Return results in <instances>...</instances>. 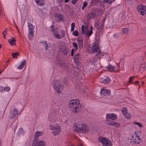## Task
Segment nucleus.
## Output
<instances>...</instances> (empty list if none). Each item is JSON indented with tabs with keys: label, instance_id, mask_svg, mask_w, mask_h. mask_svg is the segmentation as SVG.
I'll use <instances>...</instances> for the list:
<instances>
[{
	"label": "nucleus",
	"instance_id": "1",
	"mask_svg": "<svg viewBox=\"0 0 146 146\" xmlns=\"http://www.w3.org/2000/svg\"><path fill=\"white\" fill-rule=\"evenodd\" d=\"M68 108L70 110L74 113L80 111L82 109L79 101L77 99L70 100L68 102Z\"/></svg>",
	"mask_w": 146,
	"mask_h": 146
},
{
	"label": "nucleus",
	"instance_id": "2",
	"mask_svg": "<svg viewBox=\"0 0 146 146\" xmlns=\"http://www.w3.org/2000/svg\"><path fill=\"white\" fill-rule=\"evenodd\" d=\"M73 127L75 132L82 134L87 133L89 130L87 125L84 123H75L73 125Z\"/></svg>",
	"mask_w": 146,
	"mask_h": 146
},
{
	"label": "nucleus",
	"instance_id": "3",
	"mask_svg": "<svg viewBox=\"0 0 146 146\" xmlns=\"http://www.w3.org/2000/svg\"><path fill=\"white\" fill-rule=\"evenodd\" d=\"M52 84L54 90L57 93L60 94L63 88V85L60 84L58 80H56L53 81Z\"/></svg>",
	"mask_w": 146,
	"mask_h": 146
},
{
	"label": "nucleus",
	"instance_id": "4",
	"mask_svg": "<svg viewBox=\"0 0 146 146\" xmlns=\"http://www.w3.org/2000/svg\"><path fill=\"white\" fill-rule=\"evenodd\" d=\"M50 129L52 131V133L54 136L58 135L61 132V128L60 126L58 125H50Z\"/></svg>",
	"mask_w": 146,
	"mask_h": 146
},
{
	"label": "nucleus",
	"instance_id": "5",
	"mask_svg": "<svg viewBox=\"0 0 146 146\" xmlns=\"http://www.w3.org/2000/svg\"><path fill=\"white\" fill-rule=\"evenodd\" d=\"M21 113H18L17 109H14L10 111L9 117L11 119H14L15 121V119L18 118L19 115Z\"/></svg>",
	"mask_w": 146,
	"mask_h": 146
},
{
	"label": "nucleus",
	"instance_id": "6",
	"mask_svg": "<svg viewBox=\"0 0 146 146\" xmlns=\"http://www.w3.org/2000/svg\"><path fill=\"white\" fill-rule=\"evenodd\" d=\"M99 141L103 146H111V144L110 141L104 137H100L98 138Z\"/></svg>",
	"mask_w": 146,
	"mask_h": 146
},
{
	"label": "nucleus",
	"instance_id": "7",
	"mask_svg": "<svg viewBox=\"0 0 146 146\" xmlns=\"http://www.w3.org/2000/svg\"><path fill=\"white\" fill-rule=\"evenodd\" d=\"M137 11L142 16L146 13V6L143 4L139 5L137 8Z\"/></svg>",
	"mask_w": 146,
	"mask_h": 146
},
{
	"label": "nucleus",
	"instance_id": "8",
	"mask_svg": "<svg viewBox=\"0 0 146 146\" xmlns=\"http://www.w3.org/2000/svg\"><path fill=\"white\" fill-rule=\"evenodd\" d=\"M32 145V146H46V143L44 141L35 140H33Z\"/></svg>",
	"mask_w": 146,
	"mask_h": 146
},
{
	"label": "nucleus",
	"instance_id": "9",
	"mask_svg": "<svg viewBox=\"0 0 146 146\" xmlns=\"http://www.w3.org/2000/svg\"><path fill=\"white\" fill-rule=\"evenodd\" d=\"M117 118V115L113 113L106 114V118L107 120H115Z\"/></svg>",
	"mask_w": 146,
	"mask_h": 146
},
{
	"label": "nucleus",
	"instance_id": "10",
	"mask_svg": "<svg viewBox=\"0 0 146 146\" xmlns=\"http://www.w3.org/2000/svg\"><path fill=\"white\" fill-rule=\"evenodd\" d=\"M121 112L124 116L127 119H129L131 118V115L129 113H128L127 110V108L125 107L123 108Z\"/></svg>",
	"mask_w": 146,
	"mask_h": 146
},
{
	"label": "nucleus",
	"instance_id": "11",
	"mask_svg": "<svg viewBox=\"0 0 146 146\" xmlns=\"http://www.w3.org/2000/svg\"><path fill=\"white\" fill-rule=\"evenodd\" d=\"M88 27L86 26L85 27L84 25H82L81 27V29L82 31V34H84L87 37H89L90 36L88 35L89 31H88Z\"/></svg>",
	"mask_w": 146,
	"mask_h": 146
},
{
	"label": "nucleus",
	"instance_id": "12",
	"mask_svg": "<svg viewBox=\"0 0 146 146\" xmlns=\"http://www.w3.org/2000/svg\"><path fill=\"white\" fill-rule=\"evenodd\" d=\"M100 94L101 95L106 96L110 94V91L106 88H102L100 91Z\"/></svg>",
	"mask_w": 146,
	"mask_h": 146
},
{
	"label": "nucleus",
	"instance_id": "13",
	"mask_svg": "<svg viewBox=\"0 0 146 146\" xmlns=\"http://www.w3.org/2000/svg\"><path fill=\"white\" fill-rule=\"evenodd\" d=\"M100 81L104 84H108L110 82L111 80L109 77L107 76L105 78H101Z\"/></svg>",
	"mask_w": 146,
	"mask_h": 146
},
{
	"label": "nucleus",
	"instance_id": "14",
	"mask_svg": "<svg viewBox=\"0 0 146 146\" xmlns=\"http://www.w3.org/2000/svg\"><path fill=\"white\" fill-rule=\"evenodd\" d=\"M96 13L95 12L90 13L87 14V18L90 20L92 18H94L96 17Z\"/></svg>",
	"mask_w": 146,
	"mask_h": 146
},
{
	"label": "nucleus",
	"instance_id": "15",
	"mask_svg": "<svg viewBox=\"0 0 146 146\" xmlns=\"http://www.w3.org/2000/svg\"><path fill=\"white\" fill-rule=\"evenodd\" d=\"M100 50L99 49V46L98 45L97 43L94 44L92 48V52H96Z\"/></svg>",
	"mask_w": 146,
	"mask_h": 146
},
{
	"label": "nucleus",
	"instance_id": "16",
	"mask_svg": "<svg viewBox=\"0 0 146 146\" xmlns=\"http://www.w3.org/2000/svg\"><path fill=\"white\" fill-rule=\"evenodd\" d=\"M108 125L117 127H119L120 125L119 123L115 121H111L108 123Z\"/></svg>",
	"mask_w": 146,
	"mask_h": 146
},
{
	"label": "nucleus",
	"instance_id": "17",
	"mask_svg": "<svg viewBox=\"0 0 146 146\" xmlns=\"http://www.w3.org/2000/svg\"><path fill=\"white\" fill-rule=\"evenodd\" d=\"M42 131H36L35 133L34 136V139H36L40 136L42 135Z\"/></svg>",
	"mask_w": 146,
	"mask_h": 146
},
{
	"label": "nucleus",
	"instance_id": "18",
	"mask_svg": "<svg viewBox=\"0 0 146 146\" xmlns=\"http://www.w3.org/2000/svg\"><path fill=\"white\" fill-rule=\"evenodd\" d=\"M35 2L39 6H42L44 4V0H35Z\"/></svg>",
	"mask_w": 146,
	"mask_h": 146
},
{
	"label": "nucleus",
	"instance_id": "19",
	"mask_svg": "<svg viewBox=\"0 0 146 146\" xmlns=\"http://www.w3.org/2000/svg\"><path fill=\"white\" fill-rule=\"evenodd\" d=\"M10 90V88L9 87H5L4 88L3 87H1L0 88V92H2L3 91H5L7 92H9Z\"/></svg>",
	"mask_w": 146,
	"mask_h": 146
},
{
	"label": "nucleus",
	"instance_id": "20",
	"mask_svg": "<svg viewBox=\"0 0 146 146\" xmlns=\"http://www.w3.org/2000/svg\"><path fill=\"white\" fill-rule=\"evenodd\" d=\"M8 42L10 45L15 44L16 40L14 38H10L8 40Z\"/></svg>",
	"mask_w": 146,
	"mask_h": 146
},
{
	"label": "nucleus",
	"instance_id": "21",
	"mask_svg": "<svg viewBox=\"0 0 146 146\" xmlns=\"http://www.w3.org/2000/svg\"><path fill=\"white\" fill-rule=\"evenodd\" d=\"M34 32L33 30H29L28 38L29 39L32 40L34 36Z\"/></svg>",
	"mask_w": 146,
	"mask_h": 146
},
{
	"label": "nucleus",
	"instance_id": "22",
	"mask_svg": "<svg viewBox=\"0 0 146 146\" xmlns=\"http://www.w3.org/2000/svg\"><path fill=\"white\" fill-rule=\"evenodd\" d=\"M78 47L80 49H81L83 47V42L82 39L78 40Z\"/></svg>",
	"mask_w": 146,
	"mask_h": 146
},
{
	"label": "nucleus",
	"instance_id": "23",
	"mask_svg": "<svg viewBox=\"0 0 146 146\" xmlns=\"http://www.w3.org/2000/svg\"><path fill=\"white\" fill-rule=\"evenodd\" d=\"M49 119L51 121L55 122L56 121L57 119L56 116L55 115L51 116H50Z\"/></svg>",
	"mask_w": 146,
	"mask_h": 146
},
{
	"label": "nucleus",
	"instance_id": "24",
	"mask_svg": "<svg viewBox=\"0 0 146 146\" xmlns=\"http://www.w3.org/2000/svg\"><path fill=\"white\" fill-rule=\"evenodd\" d=\"M26 61L25 60H24L21 63V65L19 67L17 68L18 69L20 70L22 69L24 67V66L26 64Z\"/></svg>",
	"mask_w": 146,
	"mask_h": 146
},
{
	"label": "nucleus",
	"instance_id": "25",
	"mask_svg": "<svg viewBox=\"0 0 146 146\" xmlns=\"http://www.w3.org/2000/svg\"><path fill=\"white\" fill-rule=\"evenodd\" d=\"M107 69L109 70L110 71H113L115 69V67L114 66H113L111 65H108L106 67Z\"/></svg>",
	"mask_w": 146,
	"mask_h": 146
},
{
	"label": "nucleus",
	"instance_id": "26",
	"mask_svg": "<svg viewBox=\"0 0 146 146\" xmlns=\"http://www.w3.org/2000/svg\"><path fill=\"white\" fill-rule=\"evenodd\" d=\"M121 31L123 34H124L125 35H127L128 33V29L127 28H123Z\"/></svg>",
	"mask_w": 146,
	"mask_h": 146
},
{
	"label": "nucleus",
	"instance_id": "27",
	"mask_svg": "<svg viewBox=\"0 0 146 146\" xmlns=\"http://www.w3.org/2000/svg\"><path fill=\"white\" fill-rule=\"evenodd\" d=\"M54 16L55 17L59 18L60 21L61 20L63 17V16L62 15L57 13H55Z\"/></svg>",
	"mask_w": 146,
	"mask_h": 146
},
{
	"label": "nucleus",
	"instance_id": "28",
	"mask_svg": "<svg viewBox=\"0 0 146 146\" xmlns=\"http://www.w3.org/2000/svg\"><path fill=\"white\" fill-rule=\"evenodd\" d=\"M20 53L18 52H16L13 53L12 54L13 58H17L18 56H19Z\"/></svg>",
	"mask_w": 146,
	"mask_h": 146
},
{
	"label": "nucleus",
	"instance_id": "29",
	"mask_svg": "<svg viewBox=\"0 0 146 146\" xmlns=\"http://www.w3.org/2000/svg\"><path fill=\"white\" fill-rule=\"evenodd\" d=\"M74 62L77 64H78L79 62V58L78 57L76 56V55L75 54L74 55Z\"/></svg>",
	"mask_w": 146,
	"mask_h": 146
},
{
	"label": "nucleus",
	"instance_id": "30",
	"mask_svg": "<svg viewBox=\"0 0 146 146\" xmlns=\"http://www.w3.org/2000/svg\"><path fill=\"white\" fill-rule=\"evenodd\" d=\"M53 35L55 36V38L57 39H59L62 38L60 35L58 33L56 32L54 33L53 34Z\"/></svg>",
	"mask_w": 146,
	"mask_h": 146
},
{
	"label": "nucleus",
	"instance_id": "31",
	"mask_svg": "<svg viewBox=\"0 0 146 146\" xmlns=\"http://www.w3.org/2000/svg\"><path fill=\"white\" fill-rule=\"evenodd\" d=\"M28 27L29 30H33L34 27L32 24L29 23Z\"/></svg>",
	"mask_w": 146,
	"mask_h": 146
},
{
	"label": "nucleus",
	"instance_id": "32",
	"mask_svg": "<svg viewBox=\"0 0 146 146\" xmlns=\"http://www.w3.org/2000/svg\"><path fill=\"white\" fill-rule=\"evenodd\" d=\"M133 123L134 125H138L139 127H143L142 125L140 123L135 121Z\"/></svg>",
	"mask_w": 146,
	"mask_h": 146
},
{
	"label": "nucleus",
	"instance_id": "33",
	"mask_svg": "<svg viewBox=\"0 0 146 146\" xmlns=\"http://www.w3.org/2000/svg\"><path fill=\"white\" fill-rule=\"evenodd\" d=\"M62 52H63L64 55H66L68 54V50L67 48H65V49L63 50Z\"/></svg>",
	"mask_w": 146,
	"mask_h": 146
},
{
	"label": "nucleus",
	"instance_id": "34",
	"mask_svg": "<svg viewBox=\"0 0 146 146\" xmlns=\"http://www.w3.org/2000/svg\"><path fill=\"white\" fill-rule=\"evenodd\" d=\"M112 2V1H109V0H104L103 1L104 3H107L109 4H111Z\"/></svg>",
	"mask_w": 146,
	"mask_h": 146
},
{
	"label": "nucleus",
	"instance_id": "35",
	"mask_svg": "<svg viewBox=\"0 0 146 146\" xmlns=\"http://www.w3.org/2000/svg\"><path fill=\"white\" fill-rule=\"evenodd\" d=\"M72 34L76 36H77L79 34L77 30H75L73 32Z\"/></svg>",
	"mask_w": 146,
	"mask_h": 146
},
{
	"label": "nucleus",
	"instance_id": "36",
	"mask_svg": "<svg viewBox=\"0 0 146 146\" xmlns=\"http://www.w3.org/2000/svg\"><path fill=\"white\" fill-rule=\"evenodd\" d=\"M135 77L134 76H132L130 77L129 78V82L130 83H133V79Z\"/></svg>",
	"mask_w": 146,
	"mask_h": 146
},
{
	"label": "nucleus",
	"instance_id": "37",
	"mask_svg": "<svg viewBox=\"0 0 146 146\" xmlns=\"http://www.w3.org/2000/svg\"><path fill=\"white\" fill-rule=\"evenodd\" d=\"M93 33V27L92 26L90 27V30L89 31L88 33V35L89 36H91Z\"/></svg>",
	"mask_w": 146,
	"mask_h": 146
},
{
	"label": "nucleus",
	"instance_id": "38",
	"mask_svg": "<svg viewBox=\"0 0 146 146\" xmlns=\"http://www.w3.org/2000/svg\"><path fill=\"white\" fill-rule=\"evenodd\" d=\"M72 45L75 48L76 50L78 48V45L77 43L74 42L72 43Z\"/></svg>",
	"mask_w": 146,
	"mask_h": 146
},
{
	"label": "nucleus",
	"instance_id": "39",
	"mask_svg": "<svg viewBox=\"0 0 146 146\" xmlns=\"http://www.w3.org/2000/svg\"><path fill=\"white\" fill-rule=\"evenodd\" d=\"M7 34V30L6 29L3 33V34L4 38H6V35Z\"/></svg>",
	"mask_w": 146,
	"mask_h": 146
},
{
	"label": "nucleus",
	"instance_id": "40",
	"mask_svg": "<svg viewBox=\"0 0 146 146\" xmlns=\"http://www.w3.org/2000/svg\"><path fill=\"white\" fill-rule=\"evenodd\" d=\"M41 43L42 44H44V45H45V46H46V45H48V44L47 43V42L46 41H41Z\"/></svg>",
	"mask_w": 146,
	"mask_h": 146
},
{
	"label": "nucleus",
	"instance_id": "41",
	"mask_svg": "<svg viewBox=\"0 0 146 146\" xmlns=\"http://www.w3.org/2000/svg\"><path fill=\"white\" fill-rule=\"evenodd\" d=\"M96 60L95 58H93L92 60H90V62L93 64H94L96 63Z\"/></svg>",
	"mask_w": 146,
	"mask_h": 146
},
{
	"label": "nucleus",
	"instance_id": "42",
	"mask_svg": "<svg viewBox=\"0 0 146 146\" xmlns=\"http://www.w3.org/2000/svg\"><path fill=\"white\" fill-rule=\"evenodd\" d=\"M50 29L51 31L53 32L54 30V27L53 25H51L50 27Z\"/></svg>",
	"mask_w": 146,
	"mask_h": 146
},
{
	"label": "nucleus",
	"instance_id": "43",
	"mask_svg": "<svg viewBox=\"0 0 146 146\" xmlns=\"http://www.w3.org/2000/svg\"><path fill=\"white\" fill-rule=\"evenodd\" d=\"M97 53L96 54L95 56H99V55L102 52L100 50L98 51V52H97Z\"/></svg>",
	"mask_w": 146,
	"mask_h": 146
},
{
	"label": "nucleus",
	"instance_id": "44",
	"mask_svg": "<svg viewBox=\"0 0 146 146\" xmlns=\"http://www.w3.org/2000/svg\"><path fill=\"white\" fill-rule=\"evenodd\" d=\"M77 1L78 0H72L71 1V3L72 4L74 5L76 4Z\"/></svg>",
	"mask_w": 146,
	"mask_h": 146
},
{
	"label": "nucleus",
	"instance_id": "45",
	"mask_svg": "<svg viewBox=\"0 0 146 146\" xmlns=\"http://www.w3.org/2000/svg\"><path fill=\"white\" fill-rule=\"evenodd\" d=\"M74 50L73 49H72L71 50V55L72 56H73L74 55Z\"/></svg>",
	"mask_w": 146,
	"mask_h": 146
},
{
	"label": "nucleus",
	"instance_id": "46",
	"mask_svg": "<svg viewBox=\"0 0 146 146\" xmlns=\"http://www.w3.org/2000/svg\"><path fill=\"white\" fill-rule=\"evenodd\" d=\"M88 5V3L86 2H84L83 4V6L84 7H86L87 5Z\"/></svg>",
	"mask_w": 146,
	"mask_h": 146
},
{
	"label": "nucleus",
	"instance_id": "47",
	"mask_svg": "<svg viewBox=\"0 0 146 146\" xmlns=\"http://www.w3.org/2000/svg\"><path fill=\"white\" fill-rule=\"evenodd\" d=\"M75 26V24L74 23H72L71 25V27L74 28Z\"/></svg>",
	"mask_w": 146,
	"mask_h": 146
},
{
	"label": "nucleus",
	"instance_id": "48",
	"mask_svg": "<svg viewBox=\"0 0 146 146\" xmlns=\"http://www.w3.org/2000/svg\"><path fill=\"white\" fill-rule=\"evenodd\" d=\"M142 69H143V71H146V67H141L140 68L141 70Z\"/></svg>",
	"mask_w": 146,
	"mask_h": 146
},
{
	"label": "nucleus",
	"instance_id": "49",
	"mask_svg": "<svg viewBox=\"0 0 146 146\" xmlns=\"http://www.w3.org/2000/svg\"><path fill=\"white\" fill-rule=\"evenodd\" d=\"M46 45V46H45V50H46L48 49V45Z\"/></svg>",
	"mask_w": 146,
	"mask_h": 146
},
{
	"label": "nucleus",
	"instance_id": "50",
	"mask_svg": "<svg viewBox=\"0 0 146 146\" xmlns=\"http://www.w3.org/2000/svg\"><path fill=\"white\" fill-rule=\"evenodd\" d=\"M139 83V82L138 81H136L135 82V84L137 85Z\"/></svg>",
	"mask_w": 146,
	"mask_h": 146
},
{
	"label": "nucleus",
	"instance_id": "51",
	"mask_svg": "<svg viewBox=\"0 0 146 146\" xmlns=\"http://www.w3.org/2000/svg\"><path fill=\"white\" fill-rule=\"evenodd\" d=\"M105 18H104V19H103V21H102V25L103 24V23H104V22H105Z\"/></svg>",
	"mask_w": 146,
	"mask_h": 146
},
{
	"label": "nucleus",
	"instance_id": "52",
	"mask_svg": "<svg viewBox=\"0 0 146 146\" xmlns=\"http://www.w3.org/2000/svg\"><path fill=\"white\" fill-rule=\"evenodd\" d=\"M74 30V27H71V31H73Z\"/></svg>",
	"mask_w": 146,
	"mask_h": 146
},
{
	"label": "nucleus",
	"instance_id": "53",
	"mask_svg": "<svg viewBox=\"0 0 146 146\" xmlns=\"http://www.w3.org/2000/svg\"><path fill=\"white\" fill-rule=\"evenodd\" d=\"M57 1L58 2L60 3H61L62 1V0H57Z\"/></svg>",
	"mask_w": 146,
	"mask_h": 146
},
{
	"label": "nucleus",
	"instance_id": "54",
	"mask_svg": "<svg viewBox=\"0 0 146 146\" xmlns=\"http://www.w3.org/2000/svg\"><path fill=\"white\" fill-rule=\"evenodd\" d=\"M69 1V0H64V1L65 3H68Z\"/></svg>",
	"mask_w": 146,
	"mask_h": 146
},
{
	"label": "nucleus",
	"instance_id": "55",
	"mask_svg": "<svg viewBox=\"0 0 146 146\" xmlns=\"http://www.w3.org/2000/svg\"><path fill=\"white\" fill-rule=\"evenodd\" d=\"M2 145V142L1 141V139H0V146H1Z\"/></svg>",
	"mask_w": 146,
	"mask_h": 146
},
{
	"label": "nucleus",
	"instance_id": "56",
	"mask_svg": "<svg viewBox=\"0 0 146 146\" xmlns=\"http://www.w3.org/2000/svg\"><path fill=\"white\" fill-rule=\"evenodd\" d=\"M76 56H77V57H78V56L79 55V53H77V54H76Z\"/></svg>",
	"mask_w": 146,
	"mask_h": 146
},
{
	"label": "nucleus",
	"instance_id": "57",
	"mask_svg": "<svg viewBox=\"0 0 146 146\" xmlns=\"http://www.w3.org/2000/svg\"><path fill=\"white\" fill-rule=\"evenodd\" d=\"M77 146H83L82 144H80L79 145H77Z\"/></svg>",
	"mask_w": 146,
	"mask_h": 146
},
{
	"label": "nucleus",
	"instance_id": "58",
	"mask_svg": "<svg viewBox=\"0 0 146 146\" xmlns=\"http://www.w3.org/2000/svg\"><path fill=\"white\" fill-rule=\"evenodd\" d=\"M10 61V60H7L6 62L7 63L8 62Z\"/></svg>",
	"mask_w": 146,
	"mask_h": 146
},
{
	"label": "nucleus",
	"instance_id": "59",
	"mask_svg": "<svg viewBox=\"0 0 146 146\" xmlns=\"http://www.w3.org/2000/svg\"><path fill=\"white\" fill-rule=\"evenodd\" d=\"M3 71V70L2 71H0V74H1V73H2V72Z\"/></svg>",
	"mask_w": 146,
	"mask_h": 146
},
{
	"label": "nucleus",
	"instance_id": "60",
	"mask_svg": "<svg viewBox=\"0 0 146 146\" xmlns=\"http://www.w3.org/2000/svg\"><path fill=\"white\" fill-rule=\"evenodd\" d=\"M84 7H83V6H82V9L83 10V9H84Z\"/></svg>",
	"mask_w": 146,
	"mask_h": 146
},
{
	"label": "nucleus",
	"instance_id": "61",
	"mask_svg": "<svg viewBox=\"0 0 146 146\" xmlns=\"http://www.w3.org/2000/svg\"><path fill=\"white\" fill-rule=\"evenodd\" d=\"M137 139H138L139 140H140V139L139 137H137Z\"/></svg>",
	"mask_w": 146,
	"mask_h": 146
},
{
	"label": "nucleus",
	"instance_id": "62",
	"mask_svg": "<svg viewBox=\"0 0 146 146\" xmlns=\"http://www.w3.org/2000/svg\"><path fill=\"white\" fill-rule=\"evenodd\" d=\"M100 11H101L100 12H102V13H103L102 10H100Z\"/></svg>",
	"mask_w": 146,
	"mask_h": 146
},
{
	"label": "nucleus",
	"instance_id": "63",
	"mask_svg": "<svg viewBox=\"0 0 146 146\" xmlns=\"http://www.w3.org/2000/svg\"><path fill=\"white\" fill-rule=\"evenodd\" d=\"M1 44H0V49L1 48Z\"/></svg>",
	"mask_w": 146,
	"mask_h": 146
},
{
	"label": "nucleus",
	"instance_id": "64",
	"mask_svg": "<svg viewBox=\"0 0 146 146\" xmlns=\"http://www.w3.org/2000/svg\"><path fill=\"white\" fill-rule=\"evenodd\" d=\"M67 146H74V145H72V146H70V145H68Z\"/></svg>",
	"mask_w": 146,
	"mask_h": 146
}]
</instances>
